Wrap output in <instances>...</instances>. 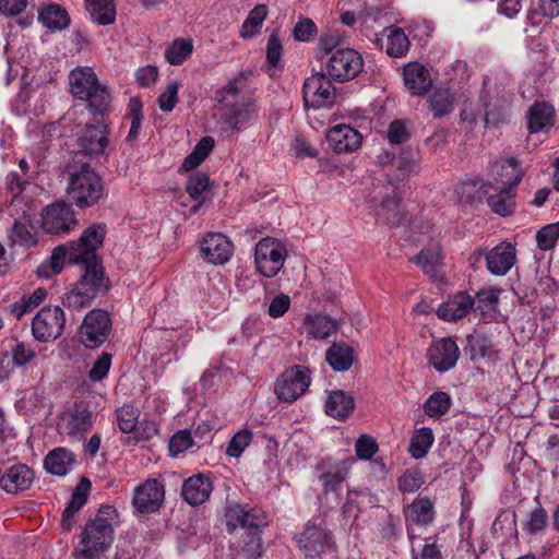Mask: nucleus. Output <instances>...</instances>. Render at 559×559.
<instances>
[{
	"instance_id": "obj_53",
	"label": "nucleus",
	"mask_w": 559,
	"mask_h": 559,
	"mask_svg": "<svg viewBox=\"0 0 559 559\" xmlns=\"http://www.w3.org/2000/svg\"><path fill=\"white\" fill-rule=\"evenodd\" d=\"M559 239V222L542 227L536 234L537 246L547 251L555 248Z\"/></svg>"
},
{
	"instance_id": "obj_23",
	"label": "nucleus",
	"mask_w": 559,
	"mask_h": 559,
	"mask_svg": "<svg viewBox=\"0 0 559 559\" xmlns=\"http://www.w3.org/2000/svg\"><path fill=\"white\" fill-rule=\"evenodd\" d=\"M403 79L412 95H426L432 86L430 72L418 62H409L404 67Z\"/></svg>"
},
{
	"instance_id": "obj_32",
	"label": "nucleus",
	"mask_w": 559,
	"mask_h": 559,
	"mask_svg": "<svg viewBox=\"0 0 559 559\" xmlns=\"http://www.w3.org/2000/svg\"><path fill=\"white\" fill-rule=\"evenodd\" d=\"M38 20L52 32L64 29L70 25L67 10L56 3L43 5L38 10Z\"/></svg>"
},
{
	"instance_id": "obj_31",
	"label": "nucleus",
	"mask_w": 559,
	"mask_h": 559,
	"mask_svg": "<svg viewBox=\"0 0 559 559\" xmlns=\"http://www.w3.org/2000/svg\"><path fill=\"white\" fill-rule=\"evenodd\" d=\"M354 407L353 396L342 390L331 391L325 401V413L336 419L347 418Z\"/></svg>"
},
{
	"instance_id": "obj_19",
	"label": "nucleus",
	"mask_w": 559,
	"mask_h": 559,
	"mask_svg": "<svg viewBox=\"0 0 559 559\" xmlns=\"http://www.w3.org/2000/svg\"><path fill=\"white\" fill-rule=\"evenodd\" d=\"M35 479L34 471L25 464H14L1 469L0 487L10 495H19L31 488Z\"/></svg>"
},
{
	"instance_id": "obj_35",
	"label": "nucleus",
	"mask_w": 559,
	"mask_h": 559,
	"mask_svg": "<svg viewBox=\"0 0 559 559\" xmlns=\"http://www.w3.org/2000/svg\"><path fill=\"white\" fill-rule=\"evenodd\" d=\"M490 187H492L490 181L484 182L481 179L475 178L460 182L455 192L461 202L473 204L475 201H480L483 195L488 194Z\"/></svg>"
},
{
	"instance_id": "obj_7",
	"label": "nucleus",
	"mask_w": 559,
	"mask_h": 559,
	"mask_svg": "<svg viewBox=\"0 0 559 559\" xmlns=\"http://www.w3.org/2000/svg\"><path fill=\"white\" fill-rule=\"evenodd\" d=\"M111 331V320L107 311L93 309L81 324L79 336L86 348H96L104 344Z\"/></svg>"
},
{
	"instance_id": "obj_64",
	"label": "nucleus",
	"mask_w": 559,
	"mask_h": 559,
	"mask_svg": "<svg viewBox=\"0 0 559 559\" xmlns=\"http://www.w3.org/2000/svg\"><path fill=\"white\" fill-rule=\"evenodd\" d=\"M178 88L177 82L167 85L166 90L158 97V105L162 111H171L178 103Z\"/></svg>"
},
{
	"instance_id": "obj_43",
	"label": "nucleus",
	"mask_w": 559,
	"mask_h": 559,
	"mask_svg": "<svg viewBox=\"0 0 559 559\" xmlns=\"http://www.w3.org/2000/svg\"><path fill=\"white\" fill-rule=\"evenodd\" d=\"M407 518L417 525H429L435 519V509L431 500L427 497L414 500L408 506Z\"/></svg>"
},
{
	"instance_id": "obj_21",
	"label": "nucleus",
	"mask_w": 559,
	"mask_h": 559,
	"mask_svg": "<svg viewBox=\"0 0 559 559\" xmlns=\"http://www.w3.org/2000/svg\"><path fill=\"white\" fill-rule=\"evenodd\" d=\"M8 238L11 246L19 245L27 248L36 246L37 231L34 214L24 211L22 215L16 217L8 231Z\"/></svg>"
},
{
	"instance_id": "obj_40",
	"label": "nucleus",
	"mask_w": 559,
	"mask_h": 559,
	"mask_svg": "<svg viewBox=\"0 0 559 559\" xmlns=\"http://www.w3.org/2000/svg\"><path fill=\"white\" fill-rule=\"evenodd\" d=\"M93 413L84 406H76L70 413L68 423L69 435L72 437H82L93 427Z\"/></svg>"
},
{
	"instance_id": "obj_1",
	"label": "nucleus",
	"mask_w": 559,
	"mask_h": 559,
	"mask_svg": "<svg viewBox=\"0 0 559 559\" xmlns=\"http://www.w3.org/2000/svg\"><path fill=\"white\" fill-rule=\"evenodd\" d=\"M67 193L71 203L80 209L95 205L105 194L102 177L94 170L83 153H74L66 167Z\"/></svg>"
},
{
	"instance_id": "obj_46",
	"label": "nucleus",
	"mask_w": 559,
	"mask_h": 559,
	"mask_svg": "<svg viewBox=\"0 0 559 559\" xmlns=\"http://www.w3.org/2000/svg\"><path fill=\"white\" fill-rule=\"evenodd\" d=\"M267 14L265 4L255 5L248 14L247 19L241 25L240 36L242 38H251L257 35L262 26L263 21Z\"/></svg>"
},
{
	"instance_id": "obj_17",
	"label": "nucleus",
	"mask_w": 559,
	"mask_h": 559,
	"mask_svg": "<svg viewBox=\"0 0 559 559\" xmlns=\"http://www.w3.org/2000/svg\"><path fill=\"white\" fill-rule=\"evenodd\" d=\"M522 176L515 175L502 181V187L492 188L497 191L487 195V204L490 210L502 217L513 214L515 209V190Z\"/></svg>"
},
{
	"instance_id": "obj_55",
	"label": "nucleus",
	"mask_w": 559,
	"mask_h": 559,
	"mask_svg": "<svg viewBox=\"0 0 559 559\" xmlns=\"http://www.w3.org/2000/svg\"><path fill=\"white\" fill-rule=\"evenodd\" d=\"M251 441L252 432L250 430L242 429L238 431L230 439L226 449V454L231 457H239Z\"/></svg>"
},
{
	"instance_id": "obj_56",
	"label": "nucleus",
	"mask_w": 559,
	"mask_h": 559,
	"mask_svg": "<svg viewBox=\"0 0 559 559\" xmlns=\"http://www.w3.org/2000/svg\"><path fill=\"white\" fill-rule=\"evenodd\" d=\"M394 169L386 174L389 183L396 185L412 173L414 163L407 157L400 156L393 163Z\"/></svg>"
},
{
	"instance_id": "obj_3",
	"label": "nucleus",
	"mask_w": 559,
	"mask_h": 559,
	"mask_svg": "<svg viewBox=\"0 0 559 559\" xmlns=\"http://www.w3.org/2000/svg\"><path fill=\"white\" fill-rule=\"evenodd\" d=\"M111 513H115L112 507H102L98 514L86 522L81 533V548H78L74 554L76 559H108L105 551L114 543V527L103 514Z\"/></svg>"
},
{
	"instance_id": "obj_29",
	"label": "nucleus",
	"mask_w": 559,
	"mask_h": 559,
	"mask_svg": "<svg viewBox=\"0 0 559 559\" xmlns=\"http://www.w3.org/2000/svg\"><path fill=\"white\" fill-rule=\"evenodd\" d=\"M354 462L353 457L341 460L319 476L324 493L334 492L341 487L346 480Z\"/></svg>"
},
{
	"instance_id": "obj_8",
	"label": "nucleus",
	"mask_w": 559,
	"mask_h": 559,
	"mask_svg": "<svg viewBox=\"0 0 559 559\" xmlns=\"http://www.w3.org/2000/svg\"><path fill=\"white\" fill-rule=\"evenodd\" d=\"M66 324L64 312L59 306L41 308L32 321V333L39 342L57 340Z\"/></svg>"
},
{
	"instance_id": "obj_57",
	"label": "nucleus",
	"mask_w": 559,
	"mask_h": 559,
	"mask_svg": "<svg viewBox=\"0 0 559 559\" xmlns=\"http://www.w3.org/2000/svg\"><path fill=\"white\" fill-rule=\"evenodd\" d=\"M128 108L131 117V127L127 140L132 141L138 138L139 130L141 128V122L143 118L142 102L138 97H131L129 100Z\"/></svg>"
},
{
	"instance_id": "obj_10",
	"label": "nucleus",
	"mask_w": 559,
	"mask_h": 559,
	"mask_svg": "<svg viewBox=\"0 0 559 559\" xmlns=\"http://www.w3.org/2000/svg\"><path fill=\"white\" fill-rule=\"evenodd\" d=\"M304 102L307 107L322 108L335 102V90L332 79L323 72L309 76L302 87Z\"/></svg>"
},
{
	"instance_id": "obj_49",
	"label": "nucleus",
	"mask_w": 559,
	"mask_h": 559,
	"mask_svg": "<svg viewBox=\"0 0 559 559\" xmlns=\"http://www.w3.org/2000/svg\"><path fill=\"white\" fill-rule=\"evenodd\" d=\"M71 251L70 243H64L57 246L48 260V265L51 269V274H58L62 271L64 266V262L68 261L69 263L75 264L74 260L71 259ZM46 265H43L38 273L40 275L49 276L50 273H44V269Z\"/></svg>"
},
{
	"instance_id": "obj_30",
	"label": "nucleus",
	"mask_w": 559,
	"mask_h": 559,
	"mask_svg": "<svg viewBox=\"0 0 559 559\" xmlns=\"http://www.w3.org/2000/svg\"><path fill=\"white\" fill-rule=\"evenodd\" d=\"M75 463V455L66 448L51 450L44 460L45 469L57 476L67 475Z\"/></svg>"
},
{
	"instance_id": "obj_47",
	"label": "nucleus",
	"mask_w": 559,
	"mask_h": 559,
	"mask_svg": "<svg viewBox=\"0 0 559 559\" xmlns=\"http://www.w3.org/2000/svg\"><path fill=\"white\" fill-rule=\"evenodd\" d=\"M536 507L528 514L527 521L523 525V530L530 535H536L544 532L548 526V513L542 506L539 497H535Z\"/></svg>"
},
{
	"instance_id": "obj_38",
	"label": "nucleus",
	"mask_w": 559,
	"mask_h": 559,
	"mask_svg": "<svg viewBox=\"0 0 559 559\" xmlns=\"http://www.w3.org/2000/svg\"><path fill=\"white\" fill-rule=\"evenodd\" d=\"M308 333L316 340L328 338L338 328V322L329 316L317 313L307 318Z\"/></svg>"
},
{
	"instance_id": "obj_16",
	"label": "nucleus",
	"mask_w": 559,
	"mask_h": 559,
	"mask_svg": "<svg viewBox=\"0 0 559 559\" xmlns=\"http://www.w3.org/2000/svg\"><path fill=\"white\" fill-rule=\"evenodd\" d=\"M108 135L109 131L106 124H87L79 140L81 150L78 153H83L85 160H87V157L107 156V148L109 147Z\"/></svg>"
},
{
	"instance_id": "obj_59",
	"label": "nucleus",
	"mask_w": 559,
	"mask_h": 559,
	"mask_svg": "<svg viewBox=\"0 0 559 559\" xmlns=\"http://www.w3.org/2000/svg\"><path fill=\"white\" fill-rule=\"evenodd\" d=\"M467 347L471 350L472 359L486 357L491 352V341L485 335H467Z\"/></svg>"
},
{
	"instance_id": "obj_13",
	"label": "nucleus",
	"mask_w": 559,
	"mask_h": 559,
	"mask_svg": "<svg viewBox=\"0 0 559 559\" xmlns=\"http://www.w3.org/2000/svg\"><path fill=\"white\" fill-rule=\"evenodd\" d=\"M426 358L437 372L444 373L456 366L460 349L452 337H442L429 345Z\"/></svg>"
},
{
	"instance_id": "obj_25",
	"label": "nucleus",
	"mask_w": 559,
	"mask_h": 559,
	"mask_svg": "<svg viewBox=\"0 0 559 559\" xmlns=\"http://www.w3.org/2000/svg\"><path fill=\"white\" fill-rule=\"evenodd\" d=\"M488 271L493 275H506L515 263V247L501 242L486 254Z\"/></svg>"
},
{
	"instance_id": "obj_36",
	"label": "nucleus",
	"mask_w": 559,
	"mask_h": 559,
	"mask_svg": "<svg viewBox=\"0 0 559 559\" xmlns=\"http://www.w3.org/2000/svg\"><path fill=\"white\" fill-rule=\"evenodd\" d=\"M428 108L433 118H443L454 109V97L447 88H436L427 99Z\"/></svg>"
},
{
	"instance_id": "obj_60",
	"label": "nucleus",
	"mask_w": 559,
	"mask_h": 559,
	"mask_svg": "<svg viewBox=\"0 0 559 559\" xmlns=\"http://www.w3.org/2000/svg\"><path fill=\"white\" fill-rule=\"evenodd\" d=\"M193 444L189 430L177 431L169 440L168 449L173 456H177L191 448Z\"/></svg>"
},
{
	"instance_id": "obj_48",
	"label": "nucleus",
	"mask_w": 559,
	"mask_h": 559,
	"mask_svg": "<svg viewBox=\"0 0 559 559\" xmlns=\"http://www.w3.org/2000/svg\"><path fill=\"white\" fill-rule=\"evenodd\" d=\"M193 44L191 39L177 38L166 49L165 58L173 66H180L192 53Z\"/></svg>"
},
{
	"instance_id": "obj_28",
	"label": "nucleus",
	"mask_w": 559,
	"mask_h": 559,
	"mask_svg": "<svg viewBox=\"0 0 559 559\" xmlns=\"http://www.w3.org/2000/svg\"><path fill=\"white\" fill-rule=\"evenodd\" d=\"M475 305V299L466 293H459L443 302L437 310L440 319L457 321L469 313Z\"/></svg>"
},
{
	"instance_id": "obj_39",
	"label": "nucleus",
	"mask_w": 559,
	"mask_h": 559,
	"mask_svg": "<svg viewBox=\"0 0 559 559\" xmlns=\"http://www.w3.org/2000/svg\"><path fill=\"white\" fill-rule=\"evenodd\" d=\"M266 524V515L263 511L257 509H251L249 511L245 510V516L241 520V527L248 531L251 538L247 546L254 544L257 549L261 547V539L259 535L260 528Z\"/></svg>"
},
{
	"instance_id": "obj_4",
	"label": "nucleus",
	"mask_w": 559,
	"mask_h": 559,
	"mask_svg": "<svg viewBox=\"0 0 559 559\" xmlns=\"http://www.w3.org/2000/svg\"><path fill=\"white\" fill-rule=\"evenodd\" d=\"M71 94L87 102L90 112L104 116L110 107V93L105 85L99 84L94 70L90 67H78L69 74Z\"/></svg>"
},
{
	"instance_id": "obj_27",
	"label": "nucleus",
	"mask_w": 559,
	"mask_h": 559,
	"mask_svg": "<svg viewBox=\"0 0 559 559\" xmlns=\"http://www.w3.org/2000/svg\"><path fill=\"white\" fill-rule=\"evenodd\" d=\"M91 487L92 484L86 477H83L75 487L71 499L62 513L61 527L63 531L70 532L74 526V514L86 503Z\"/></svg>"
},
{
	"instance_id": "obj_42",
	"label": "nucleus",
	"mask_w": 559,
	"mask_h": 559,
	"mask_svg": "<svg viewBox=\"0 0 559 559\" xmlns=\"http://www.w3.org/2000/svg\"><path fill=\"white\" fill-rule=\"evenodd\" d=\"M386 53L392 58H403L409 50L411 43L401 27L391 26L388 28Z\"/></svg>"
},
{
	"instance_id": "obj_18",
	"label": "nucleus",
	"mask_w": 559,
	"mask_h": 559,
	"mask_svg": "<svg viewBox=\"0 0 559 559\" xmlns=\"http://www.w3.org/2000/svg\"><path fill=\"white\" fill-rule=\"evenodd\" d=\"M234 246L221 233H209L200 245V255L211 264H225L233 255Z\"/></svg>"
},
{
	"instance_id": "obj_44",
	"label": "nucleus",
	"mask_w": 559,
	"mask_h": 559,
	"mask_svg": "<svg viewBox=\"0 0 559 559\" xmlns=\"http://www.w3.org/2000/svg\"><path fill=\"white\" fill-rule=\"evenodd\" d=\"M452 405L451 396L447 392H435L424 403V412L430 418L438 419L445 415Z\"/></svg>"
},
{
	"instance_id": "obj_2",
	"label": "nucleus",
	"mask_w": 559,
	"mask_h": 559,
	"mask_svg": "<svg viewBox=\"0 0 559 559\" xmlns=\"http://www.w3.org/2000/svg\"><path fill=\"white\" fill-rule=\"evenodd\" d=\"M78 264L82 265L81 277L62 298V305L75 311L91 306L97 296L107 294L111 287L100 259L81 261Z\"/></svg>"
},
{
	"instance_id": "obj_24",
	"label": "nucleus",
	"mask_w": 559,
	"mask_h": 559,
	"mask_svg": "<svg viewBox=\"0 0 559 559\" xmlns=\"http://www.w3.org/2000/svg\"><path fill=\"white\" fill-rule=\"evenodd\" d=\"M441 245L436 240H430L418 254L412 257L409 261L418 265L423 272L431 278H438L442 269Z\"/></svg>"
},
{
	"instance_id": "obj_50",
	"label": "nucleus",
	"mask_w": 559,
	"mask_h": 559,
	"mask_svg": "<svg viewBox=\"0 0 559 559\" xmlns=\"http://www.w3.org/2000/svg\"><path fill=\"white\" fill-rule=\"evenodd\" d=\"M251 75V71H243L238 76L229 81L224 87L216 92V100L224 107L235 104L237 95L239 93L238 84L241 81L248 80Z\"/></svg>"
},
{
	"instance_id": "obj_20",
	"label": "nucleus",
	"mask_w": 559,
	"mask_h": 559,
	"mask_svg": "<svg viewBox=\"0 0 559 559\" xmlns=\"http://www.w3.org/2000/svg\"><path fill=\"white\" fill-rule=\"evenodd\" d=\"M213 490V483L205 474H195L187 478L181 488L182 499L190 506L197 507L206 502Z\"/></svg>"
},
{
	"instance_id": "obj_52",
	"label": "nucleus",
	"mask_w": 559,
	"mask_h": 559,
	"mask_svg": "<svg viewBox=\"0 0 559 559\" xmlns=\"http://www.w3.org/2000/svg\"><path fill=\"white\" fill-rule=\"evenodd\" d=\"M186 191L194 201L203 195L212 197L210 193V177L202 171L191 175L187 181Z\"/></svg>"
},
{
	"instance_id": "obj_62",
	"label": "nucleus",
	"mask_w": 559,
	"mask_h": 559,
	"mask_svg": "<svg viewBox=\"0 0 559 559\" xmlns=\"http://www.w3.org/2000/svg\"><path fill=\"white\" fill-rule=\"evenodd\" d=\"M111 354L103 353L102 356L94 362L88 372V378L92 381H102L106 378L111 366Z\"/></svg>"
},
{
	"instance_id": "obj_51",
	"label": "nucleus",
	"mask_w": 559,
	"mask_h": 559,
	"mask_svg": "<svg viewBox=\"0 0 559 559\" xmlns=\"http://www.w3.org/2000/svg\"><path fill=\"white\" fill-rule=\"evenodd\" d=\"M140 411L132 404H123L116 411V418L119 429L123 433L132 432L139 421Z\"/></svg>"
},
{
	"instance_id": "obj_15",
	"label": "nucleus",
	"mask_w": 559,
	"mask_h": 559,
	"mask_svg": "<svg viewBox=\"0 0 559 559\" xmlns=\"http://www.w3.org/2000/svg\"><path fill=\"white\" fill-rule=\"evenodd\" d=\"M299 548L307 558H318L333 546L331 533L309 522L298 539Z\"/></svg>"
},
{
	"instance_id": "obj_33",
	"label": "nucleus",
	"mask_w": 559,
	"mask_h": 559,
	"mask_svg": "<svg viewBox=\"0 0 559 559\" xmlns=\"http://www.w3.org/2000/svg\"><path fill=\"white\" fill-rule=\"evenodd\" d=\"M224 122L233 131H239L255 116L257 107L253 103H246L237 107L235 104L224 107Z\"/></svg>"
},
{
	"instance_id": "obj_5",
	"label": "nucleus",
	"mask_w": 559,
	"mask_h": 559,
	"mask_svg": "<svg viewBox=\"0 0 559 559\" xmlns=\"http://www.w3.org/2000/svg\"><path fill=\"white\" fill-rule=\"evenodd\" d=\"M326 73L341 83L355 79L364 69L362 56L353 48H337L325 60Z\"/></svg>"
},
{
	"instance_id": "obj_41",
	"label": "nucleus",
	"mask_w": 559,
	"mask_h": 559,
	"mask_svg": "<svg viewBox=\"0 0 559 559\" xmlns=\"http://www.w3.org/2000/svg\"><path fill=\"white\" fill-rule=\"evenodd\" d=\"M433 441L435 437L430 428L423 427L415 430L408 447L411 456L416 460L425 457L432 447Z\"/></svg>"
},
{
	"instance_id": "obj_9",
	"label": "nucleus",
	"mask_w": 559,
	"mask_h": 559,
	"mask_svg": "<svg viewBox=\"0 0 559 559\" xmlns=\"http://www.w3.org/2000/svg\"><path fill=\"white\" fill-rule=\"evenodd\" d=\"M310 384V370L305 366L286 369L275 383L278 400L292 403L301 396Z\"/></svg>"
},
{
	"instance_id": "obj_61",
	"label": "nucleus",
	"mask_w": 559,
	"mask_h": 559,
	"mask_svg": "<svg viewBox=\"0 0 559 559\" xmlns=\"http://www.w3.org/2000/svg\"><path fill=\"white\" fill-rule=\"evenodd\" d=\"M378 451L376 439L368 435H361L355 442V452L360 460H370Z\"/></svg>"
},
{
	"instance_id": "obj_14",
	"label": "nucleus",
	"mask_w": 559,
	"mask_h": 559,
	"mask_svg": "<svg viewBox=\"0 0 559 559\" xmlns=\"http://www.w3.org/2000/svg\"><path fill=\"white\" fill-rule=\"evenodd\" d=\"M165 499L164 485L157 479H147L134 490L132 504L140 513H155Z\"/></svg>"
},
{
	"instance_id": "obj_22",
	"label": "nucleus",
	"mask_w": 559,
	"mask_h": 559,
	"mask_svg": "<svg viewBox=\"0 0 559 559\" xmlns=\"http://www.w3.org/2000/svg\"><path fill=\"white\" fill-rule=\"evenodd\" d=\"M361 134L347 124H337L326 133L330 146L336 153H350L361 145Z\"/></svg>"
},
{
	"instance_id": "obj_45",
	"label": "nucleus",
	"mask_w": 559,
	"mask_h": 559,
	"mask_svg": "<svg viewBox=\"0 0 559 559\" xmlns=\"http://www.w3.org/2000/svg\"><path fill=\"white\" fill-rule=\"evenodd\" d=\"M214 148V139L211 136L202 138L193 151L183 159L182 168L186 171L197 168Z\"/></svg>"
},
{
	"instance_id": "obj_6",
	"label": "nucleus",
	"mask_w": 559,
	"mask_h": 559,
	"mask_svg": "<svg viewBox=\"0 0 559 559\" xmlns=\"http://www.w3.org/2000/svg\"><path fill=\"white\" fill-rule=\"evenodd\" d=\"M287 250L277 239L265 237L255 245L254 261L258 271L265 277H274L284 265Z\"/></svg>"
},
{
	"instance_id": "obj_11",
	"label": "nucleus",
	"mask_w": 559,
	"mask_h": 559,
	"mask_svg": "<svg viewBox=\"0 0 559 559\" xmlns=\"http://www.w3.org/2000/svg\"><path fill=\"white\" fill-rule=\"evenodd\" d=\"M76 222L72 205L63 201L47 205L41 214L43 228L47 234L51 235L70 231L76 225Z\"/></svg>"
},
{
	"instance_id": "obj_34",
	"label": "nucleus",
	"mask_w": 559,
	"mask_h": 559,
	"mask_svg": "<svg viewBox=\"0 0 559 559\" xmlns=\"http://www.w3.org/2000/svg\"><path fill=\"white\" fill-rule=\"evenodd\" d=\"M326 361L334 371H347L354 362V349L346 343H333L325 354Z\"/></svg>"
},
{
	"instance_id": "obj_54",
	"label": "nucleus",
	"mask_w": 559,
	"mask_h": 559,
	"mask_svg": "<svg viewBox=\"0 0 559 559\" xmlns=\"http://www.w3.org/2000/svg\"><path fill=\"white\" fill-rule=\"evenodd\" d=\"M518 166L519 164L513 157L508 158L503 163H496L493 165V169L497 176L493 178V181H490L492 183L491 188L502 187V181L508 180L512 176H521V173L518 170Z\"/></svg>"
},
{
	"instance_id": "obj_37",
	"label": "nucleus",
	"mask_w": 559,
	"mask_h": 559,
	"mask_svg": "<svg viewBox=\"0 0 559 559\" xmlns=\"http://www.w3.org/2000/svg\"><path fill=\"white\" fill-rule=\"evenodd\" d=\"M85 8L92 20L99 25H109L116 20V7L112 0H85Z\"/></svg>"
},
{
	"instance_id": "obj_12",
	"label": "nucleus",
	"mask_w": 559,
	"mask_h": 559,
	"mask_svg": "<svg viewBox=\"0 0 559 559\" xmlns=\"http://www.w3.org/2000/svg\"><path fill=\"white\" fill-rule=\"evenodd\" d=\"M106 236V227L103 224H93L87 227L78 241H70L71 259L78 264L81 261L100 259L96 250L102 247Z\"/></svg>"
},
{
	"instance_id": "obj_26",
	"label": "nucleus",
	"mask_w": 559,
	"mask_h": 559,
	"mask_svg": "<svg viewBox=\"0 0 559 559\" xmlns=\"http://www.w3.org/2000/svg\"><path fill=\"white\" fill-rule=\"evenodd\" d=\"M527 130L530 133L548 131L555 126L556 110L547 102H535L527 111Z\"/></svg>"
},
{
	"instance_id": "obj_58",
	"label": "nucleus",
	"mask_w": 559,
	"mask_h": 559,
	"mask_svg": "<svg viewBox=\"0 0 559 559\" xmlns=\"http://www.w3.org/2000/svg\"><path fill=\"white\" fill-rule=\"evenodd\" d=\"M402 492L413 493L424 484L423 475L417 469H407L397 480Z\"/></svg>"
},
{
	"instance_id": "obj_63",
	"label": "nucleus",
	"mask_w": 559,
	"mask_h": 559,
	"mask_svg": "<svg viewBox=\"0 0 559 559\" xmlns=\"http://www.w3.org/2000/svg\"><path fill=\"white\" fill-rule=\"evenodd\" d=\"M282 53H283L282 43L278 38L277 33L274 32L270 35L267 45H266L267 63L273 68H277L281 62Z\"/></svg>"
}]
</instances>
